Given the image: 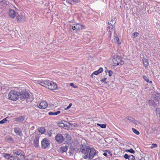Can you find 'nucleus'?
Masks as SVG:
<instances>
[{
    "instance_id": "nucleus-1",
    "label": "nucleus",
    "mask_w": 160,
    "mask_h": 160,
    "mask_svg": "<svg viewBox=\"0 0 160 160\" xmlns=\"http://www.w3.org/2000/svg\"><path fill=\"white\" fill-rule=\"evenodd\" d=\"M37 83L52 90H57L58 88L56 83L48 80H38L37 81Z\"/></svg>"
},
{
    "instance_id": "nucleus-2",
    "label": "nucleus",
    "mask_w": 160,
    "mask_h": 160,
    "mask_svg": "<svg viewBox=\"0 0 160 160\" xmlns=\"http://www.w3.org/2000/svg\"><path fill=\"white\" fill-rule=\"evenodd\" d=\"M22 92L20 88H16L11 91L8 94V98L11 100L16 101L19 98V93Z\"/></svg>"
},
{
    "instance_id": "nucleus-3",
    "label": "nucleus",
    "mask_w": 160,
    "mask_h": 160,
    "mask_svg": "<svg viewBox=\"0 0 160 160\" xmlns=\"http://www.w3.org/2000/svg\"><path fill=\"white\" fill-rule=\"evenodd\" d=\"M98 151L96 150L94 148H90L88 153L85 155H83L82 157L84 159L88 158L89 160H92L95 157L98 156Z\"/></svg>"
},
{
    "instance_id": "nucleus-4",
    "label": "nucleus",
    "mask_w": 160,
    "mask_h": 160,
    "mask_svg": "<svg viewBox=\"0 0 160 160\" xmlns=\"http://www.w3.org/2000/svg\"><path fill=\"white\" fill-rule=\"evenodd\" d=\"M19 98L21 99H26L27 102L32 101L33 98H30V94L28 92H24L22 90V92L19 93Z\"/></svg>"
},
{
    "instance_id": "nucleus-5",
    "label": "nucleus",
    "mask_w": 160,
    "mask_h": 160,
    "mask_svg": "<svg viewBox=\"0 0 160 160\" xmlns=\"http://www.w3.org/2000/svg\"><path fill=\"white\" fill-rule=\"evenodd\" d=\"M112 62L114 65H121L124 64L121 58L119 56H114L112 59Z\"/></svg>"
},
{
    "instance_id": "nucleus-6",
    "label": "nucleus",
    "mask_w": 160,
    "mask_h": 160,
    "mask_svg": "<svg viewBox=\"0 0 160 160\" xmlns=\"http://www.w3.org/2000/svg\"><path fill=\"white\" fill-rule=\"evenodd\" d=\"M91 148L89 146L82 145L80 147V151L81 152L85 155L88 154Z\"/></svg>"
},
{
    "instance_id": "nucleus-7",
    "label": "nucleus",
    "mask_w": 160,
    "mask_h": 160,
    "mask_svg": "<svg viewBox=\"0 0 160 160\" xmlns=\"http://www.w3.org/2000/svg\"><path fill=\"white\" fill-rule=\"evenodd\" d=\"M49 141L47 138L43 139L41 141V148L42 149L48 148L50 146Z\"/></svg>"
},
{
    "instance_id": "nucleus-8",
    "label": "nucleus",
    "mask_w": 160,
    "mask_h": 160,
    "mask_svg": "<svg viewBox=\"0 0 160 160\" xmlns=\"http://www.w3.org/2000/svg\"><path fill=\"white\" fill-rule=\"evenodd\" d=\"M39 137L38 135L35 136L33 139L32 145L35 148H38L39 147Z\"/></svg>"
},
{
    "instance_id": "nucleus-9",
    "label": "nucleus",
    "mask_w": 160,
    "mask_h": 160,
    "mask_svg": "<svg viewBox=\"0 0 160 160\" xmlns=\"http://www.w3.org/2000/svg\"><path fill=\"white\" fill-rule=\"evenodd\" d=\"M69 31L73 33L77 32L78 31H79L78 24L70 26L69 27Z\"/></svg>"
},
{
    "instance_id": "nucleus-10",
    "label": "nucleus",
    "mask_w": 160,
    "mask_h": 160,
    "mask_svg": "<svg viewBox=\"0 0 160 160\" xmlns=\"http://www.w3.org/2000/svg\"><path fill=\"white\" fill-rule=\"evenodd\" d=\"M55 140L58 143H61L64 141V138L61 134L58 133L55 136Z\"/></svg>"
},
{
    "instance_id": "nucleus-11",
    "label": "nucleus",
    "mask_w": 160,
    "mask_h": 160,
    "mask_svg": "<svg viewBox=\"0 0 160 160\" xmlns=\"http://www.w3.org/2000/svg\"><path fill=\"white\" fill-rule=\"evenodd\" d=\"M8 14L11 18L13 19L16 17L18 13L14 10L11 9L9 10Z\"/></svg>"
},
{
    "instance_id": "nucleus-12",
    "label": "nucleus",
    "mask_w": 160,
    "mask_h": 160,
    "mask_svg": "<svg viewBox=\"0 0 160 160\" xmlns=\"http://www.w3.org/2000/svg\"><path fill=\"white\" fill-rule=\"evenodd\" d=\"M37 106L39 108L41 109H44L45 108L48 106V103L45 101H43L38 104Z\"/></svg>"
},
{
    "instance_id": "nucleus-13",
    "label": "nucleus",
    "mask_w": 160,
    "mask_h": 160,
    "mask_svg": "<svg viewBox=\"0 0 160 160\" xmlns=\"http://www.w3.org/2000/svg\"><path fill=\"white\" fill-rule=\"evenodd\" d=\"M2 156L7 160H13V156L11 154L6 153H3L2 154Z\"/></svg>"
},
{
    "instance_id": "nucleus-14",
    "label": "nucleus",
    "mask_w": 160,
    "mask_h": 160,
    "mask_svg": "<svg viewBox=\"0 0 160 160\" xmlns=\"http://www.w3.org/2000/svg\"><path fill=\"white\" fill-rule=\"evenodd\" d=\"M17 21L18 22H22L25 21V18L24 16L22 15L18 14L16 17Z\"/></svg>"
},
{
    "instance_id": "nucleus-15",
    "label": "nucleus",
    "mask_w": 160,
    "mask_h": 160,
    "mask_svg": "<svg viewBox=\"0 0 160 160\" xmlns=\"http://www.w3.org/2000/svg\"><path fill=\"white\" fill-rule=\"evenodd\" d=\"M14 132L16 134L19 136L22 135L21 130L18 127H16L14 128Z\"/></svg>"
},
{
    "instance_id": "nucleus-16",
    "label": "nucleus",
    "mask_w": 160,
    "mask_h": 160,
    "mask_svg": "<svg viewBox=\"0 0 160 160\" xmlns=\"http://www.w3.org/2000/svg\"><path fill=\"white\" fill-rule=\"evenodd\" d=\"M13 153L17 155H22V151L20 149H16L12 150Z\"/></svg>"
},
{
    "instance_id": "nucleus-17",
    "label": "nucleus",
    "mask_w": 160,
    "mask_h": 160,
    "mask_svg": "<svg viewBox=\"0 0 160 160\" xmlns=\"http://www.w3.org/2000/svg\"><path fill=\"white\" fill-rule=\"evenodd\" d=\"M124 158L126 159H128V160H135V157L133 155H128L127 154H125L124 156Z\"/></svg>"
},
{
    "instance_id": "nucleus-18",
    "label": "nucleus",
    "mask_w": 160,
    "mask_h": 160,
    "mask_svg": "<svg viewBox=\"0 0 160 160\" xmlns=\"http://www.w3.org/2000/svg\"><path fill=\"white\" fill-rule=\"evenodd\" d=\"M68 150V148L66 146L63 145L61 147L60 150L61 152H66Z\"/></svg>"
},
{
    "instance_id": "nucleus-19",
    "label": "nucleus",
    "mask_w": 160,
    "mask_h": 160,
    "mask_svg": "<svg viewBox=\"0 0 160 160\" xmlns=\"http://www.w3.org/2000/svg\"><path fill=\"white\" fill-rule=\"evenodd\" d=\"M124 120L126 122H128L129 121H135V120L134 118H133L131 117L127 116L125 118Z\"/></svg>"
},
{
    "instance_id": "nucleus-20",
    "label": "nucleus",
    "mask_w": 160,
    "mask_h": 160,
    "mask_svg": "<svg viewBox=\"0 0 160 160\" xmlns=\"http://www.w3.org/2000/svg\"><path fill=\"white\" fill-rule=\"evenodd\" d=\"M60 113V111H58L55 112H48V114L49 115H57L58 114H59Z\"/></svg>"
},
{
    "instance_id": "nucleus-21",
    "label": "nucleus",
    "mask_w": 160,
    "mask_h": 160,
    "mask_svg": "<svg viewBox=\"0 0 160 160\" xmlns=\"http://www.w3.org/2000/svg\"><path fill=\"white\" fill-rule=\"evenodd\" d=\"M38 131L40 133L42 134L45 132V129L44 127H40L38 128Z\"/></svg>"
},
{
    "instance_id": "nucleus-22",
    "label": "nucleus",
    "mask_w": 160,
    "mask_h": 160,
    "mask_svg": "<svg viewBox=\"0 0 160 160\" xmlns=\"http://www.w3.org/2000/svg\"><path fill=\"white\" fill-rule=\"evenodd\" d=\"M24 119V118L22 116L17 118H16V121L18 122H22Z\"/></svg>"
},
{
    "instance_id": "nucleus-23",
    "label": "nucleus",
    "mask_w": 160,
    "mask_h": 160,
    "mask_svg": "<svg viewBox=\"0 0 160 160\" xmlns=\"http://www.w3.org/2000/svg\"><path fill=\"white\" fill-rule=\"evenodd\" d=\"M115 26H113L112 25H108L107 28V30L109 32H111L112 30L113 31V28Z\"/></svg>"
},
{
    "instance_id": "nucleus-24",
    "label": "nucleus",
    "mask_w": 160,
    "mask_h": 160,
    "mask_svg": "<svg viewBox=\"0 0 160 160\" xmlns=\"http://www.w3.org/2000/svg\"><path fill=\"white\" fill-rule=\"evenodd\" d=\"M143 64L145 68L147 67L148 65V63L146 60H143Z\"/></svg>"
},
{
    "instance_id": "nucleus-25",
    "label": "nucleus",
    "mask_w": 160,
    "mask_h": 160,
    "mask_svg": "<svg viewBox=\"0 0 160 160\" xmlns=\"http://www.w3.org/2000/svg\"><path fill=\"white\" fill-rule=\"evenodd\" d=\"M114 39L115 42H116L118 44H121V42L119 41V39L118 37L115 36L114 37Z\"/></svg>"
},
{
    "instance_id": "nucleus-26",
    "label": "nucleus",
    "mask_w": 160,
    "mask_h": 160,
    "mask_svg": "<svg viewBox=\"0 0 160 160\" xmlns=\"http://www.w3.org/2000/svg\"><path fill=\"white\" fill-rule=\"evenodd\" d=\"M148 102L149 104L151 106H153L155 104L154 101L152 100H149Z\"/></svg>"
},
{
    "instance_id": "nucleus-27",
    "label": "nucleus",
    "mask_w": 160,
    "mask_h": 160,
    "mask_svg": "<svg viewBox=\"0 0 160 160\" xmlns=\"http://www.w3.org/2000/svg\"><path fill=\"white\" fill-rule=\"evenodd\" d=\"M132 130L133 132L136 135H138L140 134L139 131L137 130L136 129L134 128H132Z\"/></svg>"
},
{
    "instance_id": "nucleus-28",
    "label": "nucleus",
    "mask_w": 160,
    "mask_h": 160,
    "mask_svg": "<svg viewBox=\"0 0 160 160\" xmlns=\"http://www.w3.org/2000/svg\"><path fill=\"white\" fill-rule=\"evenodd\" d=\"M126 152H128L132 153H135V151L132 148L130 149H127L126 150Z\"/></svg>"
},
{
    "instance_id": "nucleus-29",
    "label": "nucleus",
    "mask_w": 160,
    "mask_h": 160,
    "mask_svg": "<svg viewBox=\"0 0 160 160\" xmlns=\"http://www.w3.org/2000/svg\"><path fill=\"white\" fill-rule=\"evenodd\" d=\"M97 125L100 126L101 128H105L106 127V124H100L98 123L97 124Z\"/></svg>"
},
{
    "instance_id": "nucleus-30",
    "label": "nucleus",
    "mask_w": 160,
    "mask_h": 160,
    "mask_svg": "<svg viewBox=\"0 0 160 160\" xmlns=\"http://www.w3.org/2000/svg\"><path fill=\"white\" fill-rule=\"evenodd\" d=\"M78 27L79 28V30H80L81 29H85V26L79 24V23H78Z\"/></svg>"
},
{
    "instance_id": "nucleus-31",
    "label": "nucleus",
    "mask_w": 160,
    "mask_h": 160,
    "mask_svg": "<svg viewBox=\"0 0 160 160\" xmlns=\"http://www.w3.org/2000/svg\"><path fill=\"white\" fill-rule=\"evenodd\" d=\"M138 33L137 32H134L132 34V37L134 38H135L138 36Z\"/></svg>"
},
{
    "instance_id": "nucleus-32",
    "label": "nucleus",
    "mask_w": 160,
    "mask_h": 160,
    "mask_svg": "<svg viewBox=\"0 0 160 160\" xmlns=\"http://www.w3.org/2000/svg\"><path fill=\"white\" fill-rule=\"evenodd\" d=\"M107 79V78L104 77L103 78H102L101 80V82H104V83H107L108 82L106 81Z\"/></svg>"
},
{
    "instance_id": "nucleus-33",
    "label": "nucleus",
    "mask_w": 160,
    "mask_h": 160,
    "mask_svg": "<svg viewBox=\"0 0 160 160\" xmlns=\"http://www.w3.org/2000/svg\"><path fill=\"white\" fill-rule=\"evenodd\" d=\"M7 118H4L1 121H0V124H3L5 123V122L7 121V120L6 119Z\"/></svg>"
},
{
    "instance_id": "nucleus-34",
    "label": "nucleus",
    "mask_w": 160,
    "mask_h": 160,
    "mask_svg": "<svg viewBox=\"0 0 160 160\" xmlns=\"http://www.w3.org/2000/svg\"><path fill=\"white\" fill-rule=\"evenodd\" d=\"M143 78L147 82H149V79L147 76H143Z\"/></svg>"
},
{
    "instance_id": "nucleus-35",
    "label": "nucleus",
    "mask_w": 160,
    "mask_h": 160,
    "mask_svg": "<svg viewBox=\"0 0 160 160\" xmlns=\"http://www.w3.org/2000/svg\"><path fill=\"white\" fill-rule=\"evenodd\" d=\"M115 18H113L111 19V20H110L109 22H112L113 24H115L116 23V21L115 20Z\"/></svg>"
},
{
    "instance_id": "nucleus-36",
    "label": "nucleus",
    "mask_w": 160,
    "mask_h": 160,
    "mask_svg": "<svg viewBox=\"0 0 160 160\" xmlns=\"http://www.w3.org/2000/svg\"><path fill=\"white\" fill-rule=\"evenodd\" d=\"M157 147V145L156 144L153 143L152 144L151 146V148H156Z\"/></svg>"
},
{
    "instance_id": "nucleus-37",
    "label": "nucleus",
    "mask_w": 160,
    "mask_h": 160,
    "mask_svg": "<svg viewBox=\"0 0 160 160\" xmlns=\"http://www.w3.org/2000/svg\"><path fill=\"white\" fill-rule=\"evenodd\" d=\"M98 70L99 73H100L103 72V69L102 68H100Z\"/></svg>"
},
{
    "instance_id": "nucleus-38",
    "label": "nucleus",
    "mask_w": 160,
    "mask_h": 160,
    "mask_svg": "<svg viewBox=\"0 0 160 160\" xmlns=\"http://www.w3.org/2000/svg\"><path fill=\"white\" fill-rule=\"evenodd\" d=\"M108 75L109 76H111L113 73V72L112 70H109L108 72Z\"/></svg>"
},
{
    "instance_id": "nucleus-39",
    "label": "nucleus",
    "mask_w": 160,
    "mask_h": 160,
    "mask_svg": "<svg viewBox=\"0 0 160 160\" xmlns=\"http://www.w3.org/2000/svg\"><path fill=\"white\" fill-rule=\"evenodd\" d=\"M13 160H20V159L18 157L15 156H13Z\"/></svg>"
},
{
    "instance_id": "nucleus-40",
    "label": "nucleus",
    "mask_w": 160,
    "mask_h": 160,
    "mask_svg": "<svg viewBox=\"0 0 160 160\" xmlns=\"http://www.w3.org/2000/svg\"><path fill=\"white\" fill-rule=\"evenodd\" d=\"M59 126L60 127H65V124L63 123H59Z\"/></svg>"
},
{
    "instance_id": "nucleus-41",
    "label": "nucleus",
    "mask_w": 160,
    "mask_h": 160,
    "mask_svg": "<svg viewBox=\"0 0 160 160\" xmlns=\"http://www.w3.org/2000/svg\"><path fill=\"white\" fill-rule=\"evenodd\" d=\"M99 74V72L98 71V70H97L96 71H95L92 74H94V75H98Z\"/></svg>"
},
{
    "instance_id": "nucleus-42",
    "label": "nucleus",
    "mask_w": 160,
    "mask_h": 160,
    "mask_svg": "<svg viewBox=\"0 0 160 160\" xmlns=\"http://www.w3.org/2000/svg\"><path fill=\"white\" fill-rule=\"evenodd\" d=\"M72 105V103H70L69 106H67V108H65V109L68 110V109H69L71 107V106Z\"/></svg>"
},
{
    "instance_id": "nucleus-43",
    "label": "nucleus",
    "mask_w": 160,
    "mask_h": 160,
    "mask_svg": "<svg viewBox=\"0 0 160 160\" xmlns=\"http://www.w3.org/2000/svg\"><path fill=\"white\" fill-rule=\"evenodd\" d=\"M112 22H108V25H113L115 26V24H113Z\"/></svg>"
},
{
    "instance_id": "nucleus-44",
    "label": "nucleus",
    "mask_w": 160,
    "mask_h": 160,
    "mask_svg": "<svg viewBox=\"0 0 160 160\" xmlns=\"http://www.w3.org/2000/svg\"><path fill=\"white\" fill-rule=\"evenodd\" d=\"M74 84L73 83H71L70 84V85L71 86L75 88H76L77 87V86H73Z\"/></svg>"
},
{
    "instance_id": "nucleus-45",
    "label": "nucleus",
    "mask_w": 160,
    "mask_h": 160,
    "mask_svg": "<svg viewBox=\"0 0 160 160\" xmlns=\"http://www.w3.org/2000/svg\"><path fill=\"white\" fill-rule=\"evenodd\" d=\"M7 140L8 141H12V138H8L7 139Z\"/></svg>"
},
{
    "instance_id": "nucleus-46",
    "label": "nucleus",
    "mask_w": 160,
    "mask_h": 160,
    "mask_svg": "<svg viewBox=\"0 0 160 160\" xmlns=\"http://www.w3.org/2000/svg\"><path fill=\"white\" fill-rule=\"evenodd\" d=\"M158 112L159 117H160V108L158 109Z\"/></svg>"
},
{
    "instance_id": "nucleus-47",
    "label": "nucleus",
    "mask_w": 160,
    "mask_h": 160,
    "mask_svg": "<svg viewBox=\"0 0 160 160\" xmlns=\"http://www.w3.org/2000/svg\"><path fill=\"white\" fill-rule=\"evenodd\" d=\"M104 156H107V154L106 153V152H104V153H103V154Z\"/></svg>"
},
{
    "instance_id": "nucleus-48",
    "label": "nucleus",
    "mask_w": 160,
    "mask_h": 160,
    "mask_svg": "<svg viewBox=\"0 0 160 160\" xmlns=\"http://www.w3.org/2000/svg\"><path fill=\"white\" fill-rule=\"evenodd\" d=\"M68 3H69L70 4H72L70 2L68 1Z\"/></svg>"
},
{
    "instance_id": "nucleus-49",
    "label": "nucleus",
    "mask_w": 160,
    "mask_h": 160,
    "mask_svg": "<svg viewBox=\"0 0 160 160\" xmlns=\"http://www.w3.org/2000/svg\"><path fill=\"white\" fill-rule=\"evenodd\" d=\"M149 82L150 83H152V81H149Z\"/></svg>"
}]
</instances>
